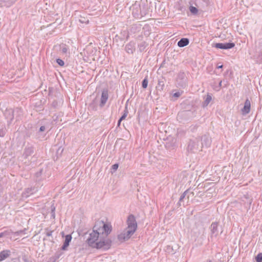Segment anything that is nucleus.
<instances>
[{
  "label": "nucleus",
  "mask_w": 262,
  "mask_h": 262,
  "mask_svg": "<svg viewBox=\"0 0 262 262\" xmlns=\"http://www.w3.org/2000/svg\"><path fill=\"white\" fill-rule=\"evenodd\" d=\"M111 231L112 226L110 224L102 221H97L86 242L89 246L93 248L108 250L111 247L112 241L107 237Z\"/></svg>",
  "instance_id": "nucleus-1"
},
{
  "label": "nucleus",
  "mask_w": 262,
  "mask_h": 262,
  "mask_svg": "<svg viewBox=\"0 0 262 262\" xmlns=\"http://www.w3.org/2000/svg\"><path fill=\"white\" fill-rule=\"evenodd\" d=\"M200 142V138H194L193 139H190L187 146L188 151L191 152L195 153L198 151L200 150L201 147Z\"/></svg>",
  "instance_id": "nucleus-2"
},
{
  "label": "nucleus",
  "mask_w": 262,
  "mask_h": 262,
  "mask_svg": "<svg viewBox=\"0 0 262 262\" xmlns=\"http://www.w3.org/2000/svg\"><path fill=\"white\" fill-rule=\"evenodd\" d=\"M135 231L136 230L126 228L123 233L118 235V239L121 242L127 240L135 232Z\"/></svg>",
  "instance_id": "nucleus-3"
},
{
  "label": "nucleus",
  "mask_w": 262,
  "mask_h": 262,
  "mask_svg": "<svg viewBox=\"0 0 262 262\" xmlns=\"http://www.w3.org/2000/svg\"><path fill=\"white\" fill-rule=\"evenodd\" d=\"M200 141H201V147H209L211 144V138L208 134H205L202 136L201 138H200Z\"/></svg>",
  "instance_id": "nucleus-4"
},
{
  "label": "nucleus",
  "mask_w": 262,
  "mask_h": 262,
  "mask_svg": "<svg viewBox=\"0 0 262 262\" xmlns=\"http://www.w3.org/2000/svg\"><path fill=\"white\" fill-rule=\"evenodd\" d=\"M127 227L126 228L136 230L137 224L135 216L133 214L129 215L127 220Z\"/></svg>",
  "instance_id": "nucleus-5"
},
{
  "label": "nucleus",
  "mask_w": 262,
  "mask_h": 262,
  "mask_svg": "<svg viewBox=\"0 0 262 262\" xmlns=\"http://www.w3.org/2000/svg\"><path fill=\"white\" fill-rule=\"evenodd\" d=\"M219 223L216 222H212L210 227V229L211 231V238H213V237H216L219 235Z\"/></svg>",
  "instance_id": "nucleus-6"
},
{
  "label": "nucleus",
  "mask_w": 262,
  "mask_h": 262,
  "mask_svg": "<svg viewBox=\"0 0 262 262\" xmlns=\"http://www.w3.org/2000/svg\"><path fill=\"white\" fill-rule=\"evenodd\" d=\"M235 46V43L233 42H226V43H216L213 47L217 49H230Z\"/></svg>",
  "instance_id": "nucleus-7"
},
{
  "label": "nucleus",
  "mask_w": 262,
  "mask_h": 262,
  "mask_svg": "<svg viewBox=\"0 0 262 262\" xmlns=\"http://www.w3.org/2000/svg\"><path fill=\"white\" fill-rule=\"evenodd\" d=\"M14 111L11 108H7L4 112V116L7 120L8 124H9L14 118Z\"/></svg>",
  "instance_id": "nucleus-8"
},
{
  "label": "nucleus",
  "mask_w": 262,
  "mask_h": 262,
  "mask_svg": "<svg viewBox=\"0 0 262 262\" xmlns=\"http://www.w3.org/2000/svg\"><path fill=\"white\" fill-rule=\"evenodd\" d=\"M108 98V91L107 90H103L102 91L100 102L99 106L100 107H103L106 104V102Z\"/></svg>",
  "instance_id": "nucleus-9"
},
{
  "label": "nucleus",
  "mask_w": 262,
  "mask_h": 262,
  "mask_svg": "<svg viewBox=\"0 0 262 262\" xmlns=\"http://www.w3.org/2000/svg\"><path fill=\"white\" fill-rule=\"evenodd\" d=\"M37 191V189L35 187L27 188L25 189V190L23 192L22 195L23 198H28L30 195L33 194Z\"/></svg>",
  "instance_id": "nucleus-10"
},
{
  "label": "nucleus",
  "mask_w": 262,
  "mask_h": 262,
  "mask_svg": "<svg viewBox=\"0 0 262 262\" xmlns=\"http://www.w3.org/2000/svg\"><path fill=\"white\" fill-rule=\"evenodd\" d=\"M251 103L250 100L247 98L244 103V107L242 109L243 115H246L250 111Z\"/></svg>",
  "instance_id": "nucleus-11"
},
{
  "label": "nucleus",
  "mask_w": 262,
  "mask_h": 262,
  "mask_svg": "<svg viewBox=\"0 0 262 262\" xmlns=\"http://www.w3.org/2000/svg\"><path fill=\"white\" fill-rule=\"evenodd\" d=\"M72 237L71 234H68L66 236L63 244L61 247V250H67L68 247L69 246L70 243L72 240Z\"/></svg>",
  "instance_id": "nucleus-12"
},
{
  "label": "nucleus",
  "mask_w": 262,
  "mask_h": 262,
  "mask_svg": "<svg viewBox=\"0 0 262 262\" xmlns=\"http://www.w3.org/2000/svg\"><path fill=\"white\" fill-rule=\"evenodd\" d=\"M141 10V6L140 5L135 4L133 7V15L135 17H140V11Z\"/></svg>",
  "instance_id": "nucleus-13"
},
{
  "label": "nucleus",
  "mask_w": 262,
  "mask_h": 262,
  "mask_svg": "<svg viewBox=\"0 0 262 262\" xmlns=\"http://www.w3.org/2000/svg\"><path fill=\"white\" fill-rule=\"evenodd\" d=\"M34 152V148L32 146L26 147L23 155L24 158L27 159L28 157L31 156Z\"/></svg>",
  "instance_id": "nucleus-14"
},
{
  "label": "nucleus",
  "mask_w": 262,
  "mask_h": 262,
  "mask_svg": "<svg viewBox=\"0 0 262 262\" xmlns=\"http://www.w3.org/2000/svg\"><path fill=\"white\" fill-rule=\"evenodd\" d=\"M125 51L128 54H133L135 51V43L130 42L125 46Z\"/></svg>",
  "instance_id": "nucleus-15"
},
{
  "label": "nucleus",
  "mask_w": 262,
  "mask_h": 262,
  "mask_svg": "<svg viewBox=\"0 0 262 262\" xmlns=\"http://www.w3.org/2000/svg\"><path fill=\"white\" fill-rule=\"evenodd\" d=\"M165 79L163 77H161L159 79L158 83L157 85L156 86V89L158 91H162L164 88Z\"/></svg>",
  "instance_id": "nucleus-16"
},
{
  "label": "nucleus",
  "mask_w": 262,
  "mask_h": 262,
  "mask_svg": "<svg viewBox=\"0 0 262 262\" xmlns=\"http://www.w3.org/2000/svg\"><path fill=\"white\" fill-rule=\"evenodd\" d=\"M176 147V145L175 139H172L171 140L168 141L166 142L165 147L167 149L172 150L175 149Z\"/></svg>",
  "instance_id": "nucleus-17"
},
{
  "label": "nucleus",
  "mask_w": 262,
  "mask_h": 262,
  "mask_svg": "<svg viewBox=\"0 0 262 262\" xmlns=\"http://www.w3.org/2000/svg\"><path fill=\"white\" fill-rule=\"evenodd\" d=\"M4 230V231H1V238L5 237L6 239L11 238L12 232L9 230H6L5 228L1 229V230Z\"/></svg>",
  "instance_id": "nucleus-18"
},
{
  "label": "nucleus",
  "mask_w": 262,
  "mask_h": 262,
  "mask_svg": "<svg viewBox=\"0 0 262 262\" xmlns=\"http://www.w3.org/2000/svg\"><path fill=\"white\" fill-rule=\"evenodd\" d=\"M190 193L188 195V199L189 198V195L190 194H191L192 196L194 195V192H189V189H187L186 190V191H185L182 194V195H181L180 198V199H179V201L178 202V205L179 206H180L181 205V202L183 200V199L185 198V197L186 196V194H188V193Z\"/></svg>",
  "instance_id": "nucleus-19"
},
{
  "label": "nucleus",
  "mask_w": 262,
  "mask_h": 262,
  "mask_svg": "<svg viewBox=\"0 0 262 262\" xmlns=\"http://www.w3.org/2000/svg\"><path fill=\"white\" fill-rule=\"evenodd\" d=\"M189 40L187 38H181L178 42V46L179 47H184L189 44Z\"/></svg>",
  "instance_id": "nucleus-20"
},
{
  "label": "nucleus",
  "mask_w": 262,
  "mask_h": 262,
  "mask_svg": "<svg viewBox=\"0 0 262 262\" xmlns=\"http://www.w3.org/2000/svg\"><path fill=\"white\" fill-rule=\"evenodd\" d=\"M97 105H98L97 100L95 98V99H94L92 101V102H91L89 104V108L91 109V110H92L93 111H97Z\"/></svg>",
  "instance_id": "nucleus-21"
},
{
  "label": "nucleus",
  "mask_w": 262,
  "mask_h": 262,
  "mask_svg": "<svg viewBox=\"0 0 262 262\" xmlns=\"http://www.w3.org/2000/svg\"><path fill=\"white\" fill-rule=\"evenodd\" d=\"M11 254V252L9 250H3L1 251V261L8 258Z\"/></svg>",
  "instance_id": "nucleus-22"
},
{
  "label": "nucleus",
  "mask_w": 262,
  "mask_h": 262,
  "mask_svg": "<svg viewBox=\"0 0 262 262\" xmlns=\"http://www.w3.org/2000/svg\"><path fill=\"white\" fill-rule=\"evenodd\" d=\"M148 44L143 41H141L140 43L138 44V48L140 52H142L144 51L145 48L148 46Z\"/></svg>",
  "instance_id": "nucleus-23"
},
{
  "label": "nucleus",
  "mask_w": 262,
  "mask_h": 262,
  "mask_svg": "<svg viewBox=\"0 0 262 262\" xmlns=\"http://www.w3.org/2000/svg\"><path fill=\"white\" fill-rule=\"evenodd\" d=\"M212 100V97L209 94H207L205 101L203 102V107L207 106Z\"/></svg>",
  "instance_id": "nucleus-24"
},
{
  "label": "nucleus",
  "mask_w": 262,
  "mask_h": 262,
  "mask_svg": "<svg viewBox=\"0 0 262 262\" xmlns=\"http://www.w3.org/2000/svg\"><path fill=\"white\" fill-rule=\"evenodd\" d=\"M178 79H180L182 80V86H183V84L185 82V74L184 72H180L179 73L178 76Z\"/></svg>",
  "instance_id": "nucleus-25"
},
{
  "label": "nucleus",
  "mask_w": 262,
  "mask_h": 262,
  "mask_svg": "<svg viewBox=\"0 0 262 262\" xmlns=\"http://www.w3.org/2000/svg\"><path fill=\"white\" fill-rule=\"evenodd\" d=\"M128 112L127 110V105H126L125 110L124 111V113L122 115V116L120 117V118L119 119L120 121H122V120H123L125 119V118L126 117V116L128 114Z\"/></svg>",
  "instance_id": "nucleus-26"
},
{
  "label": "nucleus",
  "mask_w": 262,
  "mask_h": 262,
  "mask_svg": "<svg viewBox=\"0 0 262 262\" xmlns=\"http://www.w3.org/2000/svg\"><path fill=\"white\" fill-rule=\"evenodd\" d=\"M2 1L5 3L4 5L7 7L12 5L13 3V0H1Z\"/></svg>",
  "instance_id": "nucleus-27"
},
{
  "label": "nucleus",
  "mask_w": 262,
  "mask_h": 262,
  "mask_svg": "<svg viewBox=\"0 0 262 262\" xmlns=\"http://www.w3.org/2000/svg\"><path fill=\"white\" fill-rule=\"evenodd\" d=\"M189 10L190 12L194 15L196 14L198 12V9L196 7L192 6L189 7Z\"/></svg>",
  "instance_id": "nucleus-28"
},
{
  "label": "nucleus",
  "mask_w": 262,
  "mask_h": 262,
  "mask_svg": "<svg viewBox=\"0 0 262 262\" xmlns=\"http://www.w3.org/2000/svg\"><path fill=\"white\" fill-rule=\"evenodd\" d=\"M148 81L147 79L146 78H145L142 80V88H144V89L147 88V85H148Z\"/></svg>",
  "instance_id": "nucleus-29"
},
{
  "label": "nucleus",
  "mask_w": 262,
  "mask_h": 262,
  "mask_svg": "<svg viewBox=\"0 0 262 262\" xmlns=\"http://www.w3.org/2000/svg\"><path fill=\"white\" fill-rule=\"evenodd\" d=\"M190 114H191V112L190 111L186 110V111H182L181 113H179L178 114V116H184V115H189Z\"/></svg>",
  "instance_id": "nucleus-30"
},
{
  "label": "nucleus",
  "mask_w": 262,
  "mask_h": 262,
  "mask_svg": "<svg viewBox=\"0 0 262 262\" xmlns=\"http://www.w3.org/2000/svg\"><path fill=\"white\" fill-rule=\"evenodd\" d=\"M255 259L257 262H262V253H258L255 257Z\"/></svg>",
  "instance_id": "nucleus-31"
},
{
  "label": "nucleus",
  "mask_w": 262,
  "mask_h": 262,
  "mask_svg": "<svg viewBox=\"0 0 262 262\" xmlns=\"http://www.w3.org/2000/svg\"><path fill=\"white\" fill-rule=\"evenodd\" d=\"M68 49H69L67 47V46L66 45H63L61 47V52H62V53H63L64 54H66L67 53Z\"/></svg>",
  "instance_id": "nucleus-32"
},
{
  "label": "nucleus",
  "mask_w": 262,
  "mask_h": 262,
  "mask_svg": "<svg viewBox=\"0 0 262 262\" xmlns=\"http://www.w3.org/2000/svg\"><path fill=\"white\" fill-rule=\"evenodd\" d=\"M119 165L117 163L114 164L112 166V172H114L118 168Z\"/></svg>",
  "instance_id": "nucleus-33"
},
{
  "label": "nucleus",
  "mask_w": 262,
  "mask_h": 262,
  "mask_svg": "<svg viewBox=\"0 0 262 262\" xmlns=\"http://www.w3.org/2000/svg\"><path fill=\"white\" fill-rule=\"evenodd\" d=\"M147 14V10H141L140 11V17L144 16L146 15Z\"/></svg>",
  "instance_id": "nucleus-34"
},
{
  "label": "nucleus",
  "mask_w": 262,
  "mask_h": 262,
  "mask_svg": "<svg viewBox=\"0 0 262 262\" xmlns=\"http://www.w3.org/2000/svg\"><path fill=\"white\" fill-rule=\"evenodd\" d=\"M56 62L60 66H63L64 64V62L61 59L58 58L56 59Z\"/></svg>",
  "instance_id": "nucleus-35"
},
{
  "label": "nucleus",
  "mask_w": 262,
  "mask_h": 262,
  "mask_svg": "<svg viewBox=\"0 0 262 262\" xmlns=\"http://www.w3.org/2000/svg\"><path fill=\"white\" fill-rule=\"evenodd\" d=\"M55 207L53 206H51V216L53 218H55Z\"/></svg>",
  "instance_id": "nucleus-36"
},
{
  "label": "nucleus",
  "mask_w": 262,
  "mask_h": 262,
  "mask_svg": "<svg viewBox=\"0 0 262 262\" xmlns=\"http://www.w3.org/2000/svg\"><path fill=\"white\" fill-rule=\"evenodd\" d=\"M182 95V92H177L172 94V97H176V98L179 97Z\"/></svg>",
  "instance_id": "nucleus-37"
},
{
  "label": "nucleus",
  "mask_w": 262,
  "mask_h": 262,
  "mask_svg": "<svg viewBox=\"0 0 262 262\" xmlns=\"http://www.w3.org/2000/svg\"><path fill=\"white\" fill-rule=\"evenodd\" d=\"M222 86V81H220L219 83V85H217V91H219Z\"/></svg>",
  "instance_id": "nucleus-38"
},
{
  "label": "nucleus",
  "mask_w": 262,
  "mask_h": 262,
  "mask_svg": "<svg viewBox=\"0 0 262 262\" xmlns=\"http://www.w3.org/2000/svg\"><path fill=\"white\" fill-rule=\"evenodd\" d=\"M46 129V127L45 126H41L40 128H39V131L40 132H44Z\"/></svg>",
  "instance_id": "nucleus-39"
},
{
  "label": "nucleus",
  "mask_w": 262,
  "mask_h": 262,
  "mask_svg": "<svg viewBox=\"0 0 262 262\" xmlns=\"http://www.w3.org/2000/svg\"><path fill=\"white\" fill-rule=\"evenodd\" d=\"M53 233V231H50L49 232H47L46 234L47 236H52Z\"/></svg>",
  "instance_id": "nucleus-40"
},
{
  "label": "nucleus",
  "mask_w": 262,
  "mask_h": 262,
  "mask_svg": "<svg viewBox=\"0 0 262 262\" xmlns=\"http://www.w3.org/2000/svg\"><path fill=\"white\" fill-rule=\"evenodd\" d=\"M23 230H20V231L16 232L15 234L17 235H19L20 233H23Z\"/></svg>",
  "instance_id": "nucleus-41"
},
{
  "label": "nucleus",
  "mask_w": 262,
  "mask_h": 262,
  "mask_svg": "<svg viewBox=\"0 0 262 262\" xmlns=\"http://www.w3.org/2000/svg\"><path fill=\"white\" fill-rule=\"evenodd\" d=\"M121 121H120V120L119 119L118 121V126H120V123H121Z\"/></svg>",
  "instance_id": "nucleus-42"
},
{
  "label": "nucleus",
  "mask_w": 262,
  "mask_h": 262,
  "mask_svg": "<svg viewBox=\"0 0 262 262\" xmlns=\"http://www.w3.org/2000/svg\"><path fill=\"white\" fill-rule=\"evenodd\" d=\"M223 67V65H221V66H219L217 67V69H220V68H222Z\"/></svg>",
  "instance_id": "nucleus-43"
},
{
  "label": "nucleus",
  "mask_w": 262,
  "mask_h": 262,
  "mask_svg": "<svg viewBox=\"0 0 262 262\" xmlns=\"http://www.w3.org/2000/svg\"><path fill=\"white\" fill-rule=\"evenodd\" d=\"M213 89H214L215 91H217V85H216V86H214L213 87Z\"/></svg>",
  "instance_id": "nucleus-44"
},
{
  "label": "nucleus",
  "mask_w": 262,
  "mask_h": 262,
  "mask_svg": "<svg viewBox=\"0 0 262 262\" xmlns=\"http://www.w3.org/2000/svg\"><path fill=\"white\" fill-rule=\"evenodd\" d=\"M209 262H212L211 260H209Z\"/></svg>",
  "instance_id": "nucleus-45"
}]
</instances>
